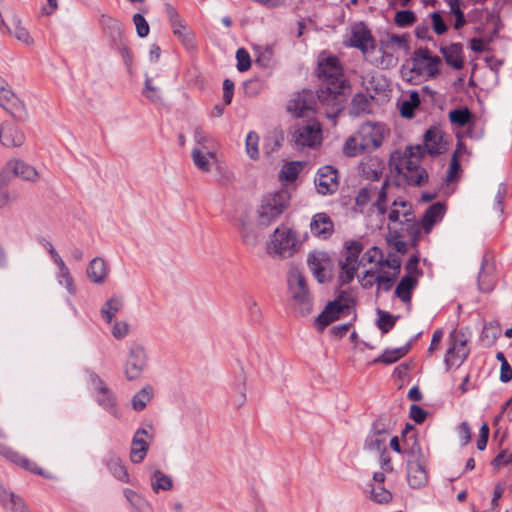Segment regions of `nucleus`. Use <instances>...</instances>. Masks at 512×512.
Instances as JSON below:
<instances>
[{
  "label": "nucleus",
  "instance_id": "obj_43",
  "mask_svg": "<svg viewBox=\"0 0 512 512\" xmlns=\"http://www.w3.org/2000/svg\"><path fill=\"white\" fill-rule=\"evenodd\" d=\"M153 388L151 386H145L139 392H137L132 398V408L135 411H142L147 404L152 400Z\"/></svg>",
  "mask_w": 512,
  "mask_h": 512
},
{
  "label": "nucleus",
  "instance_id": "obj_58",
  "mask_svg": "<svg viewBox=\"0 0 512 512\" xmlns=\"http://www.w3.org/2000/svg\"><path fill=\"white\" fill-rule=\"evenodd\" d=\"M429 18V24L437 35H442L447 31V24L439 12L429 14Z\"/></svg>",
  "mask_w": 512,
  "mask_h": 512
},
{
  "label": "nucleus",
  "instance_id": "obj_60",
  "mask_svg": "<svg viewBox=\"0 0 512 512\" xmlns=\"http://www.w3.org/2000/svg\"><path fill=\"white\" fill-rule=\"evenodd\" d=\"M133 23L136 27L137 35L141 38L146 37L149 34L150 27L146 19L139 13L134 14Z\"/></svg>",
  "mask_w": 512,
  "mask_h": 512
},
{
  "label": "nucleus",
  "instance_id": "obj_44",
  "mask_svg": "<svg viewBox=\"0 0 512 512\" xmlns=\"http://www.w3.org/2000/svg\"><path fill=\"white\" fill-rule=\"evenodd\" d=\"M193 137L196 143V147H200L203 150H216L215 140L201 127L195 128Z\"/></svg>",
  "mask_w": 512,
  "mask_h": 512
},
{
  "label": "nucleus",
  "instance_id": "obj_17",
  "mask_svg": "<svg viewBox=\"0 0 512 512\" xmlns=\"http://www.w3.org/2000/svg\"><path fill=\"white\" fill-rule=\"evenodd\" d=\"M0 455L31 473L40 475L45 478H51V475L39 467L36 462L21 455L19 452L15 451L13 448L7 445H0Z\"/></svg>",
  "mask_w": 512,
  "mask_h": 512
},
{
  "label": "nucleus",
  "instance_id": "obj_24",
  "mask_svg": "<svg viewBox=\"0 0 512 512\" xmlns=\"http://www.w3.org/2000/svg\"><path fill=\"white\" fill-rule=\"evenodd\" d=\"M388 220L392 223H408L413 221L412 205L403 199H395L389 210Z\"/></svg>",
  "mask_w": 512,
  "mask_h": 512
},
{
  "label": "nucleus",
  "instance_id": "obj_16",
  "mask_svg": "<svg viewBox=\"0 0 512 512\" xmlns=\"http://www.w3.org/2000/svg\"><path fill=\"white\" fill-rule=\"evenodd\" d=\"M165 10L168 15L173 34L177 36L181 43L186 47H193L194 34L184 23L176 9L170 4H166Z\"/></svg>",
  "mask_w": 512,
  "mask_h": 512
},
{
  "label": "nucleus",
  "instance_id": "obj_14",
  "mask_svg": "<svg viewBox=\"0 0 512 512\" xmlns=\"http://www.w3.org/2000/svg\"><path fill=\"white\" fill-rule=\"evenodd\" d=\"M449 339L450 347L444 359L447 369H450L452 366H460L469 355L467 341L460 338V333L453 331Z\"/></svg>",
  "mask_w": 512,
  "mask_h": 512
},
{
  "label": "nucleus",
  "instance_id": "obj_51",
  "mask_svg": "<svg viewBox=\"0 0 512 512\" xmlns=\"http://www.w3.org/2000/svg\"><path fill=\"white\" fill-rule=\"evenodd\" d=\"M2 28H6L7 31L13 35L16 39L23 42L24 44L30 45L33 43V40L29 34V32L21 26L20 22H16L13 24V27L2 26Z\"/></svg>",
  "mask_w": 512,
  "mask_h": 512
},
{
  "label": "nucleus",
  "instance_id": "obj_55",
  "mask_svg": "<svg viewBox=\"0 0 512 512\" xmlns=\"http://www.w3.org/2000/svg\"><path fill=\"white\" fill-rule=\"evenodd\" d=\"M339 267H340L339 282L342 285L349 284L354 279V277L358 271V268H359L358 266H354V265L348 266V264H343V263H339Z\"/></svg>",
  "mask_w": 512,
  "mask_h": 512
},
{
  "label": "nucleus",
  "instance_id": "obj_29",
  "mask_svg": "<svg viewBox=\"0 0 512 512\" xmlns=\"http://www.w3.org/2000/svg\"><path fill=\"white\" fill-rule=\"evenodd\" d=\"M407 481L414 489L424 487L428 481L425 463L407 464Z\"/></svg>",
  "mask_w": 512,
  "mask_h": 512
},
{
  "label": "nucleus",
  "instance_id": "obj_3",
  "mask_svg": "<svg viewBox=\"0 0 512 512\" xmlns=\"http://www.w3.org/2000/svg\"><path fill=\"white\" fill-rule=\"evenodd\" d=\"M387 133L383 124L365 122L345 141L343 153L348 157H355L365 152H373L382 145Z\"/></svg>",
  "mask_w": 512,
  "mask_h": 512
},
{
  "label": "nucleus",
  "instance_id": "obj_21",
  "mask_svg": "<svg viewBox=\"0 0 512 512\" xmlns=\"http://www.w3.org/2000/svg\"><path fill=\"white\" fill-rule=\"evenodd\" d=\"M394 50L386 47L382 41L379 47H372L367 60L376 67L387 69L397 64V58L394 56Z\"/></svg>",
  "mask_w": 512,
  "mask_h": 512
},
{
  "label": "nucleus",
  "instance_id": "obj_61",
  "mask_svg": "<svg viewBox=\"0 0 512 512\" xmlns=\"http://www.w3.org/2000/svg\"><path fill=\"white\" fill-rule=\"evenodd\" d=\"M416 20L415 14L410 10L398 11L395 15V23L400 27L413 24Z\"/></svg>",
  "mask_w": 512,
  "mask_h": 512
},
{
  "label": "nucleus",
  "instance_id": "obj_48",
  "mask_svg": "<svg viewBox=\"0 0 512 512\" xmlns=\"http://www.w3.org/2000/svg\"><path fill=\"white\" fill-rule=\"evenodd\" d=\"M259 141L260 137L255 131H250L245 139V148L248 157L252 160L259 158Z\"/></svg>",
  "mask_w": 512,
  "mask_h": 512
},
{
  "label": "nucleus",
  "instance_id": "obj_26",
  "mask_svg": "<svg viewBox=\"0 0 512 512\" xmlns=\"http://www.w3.org/2000/svg\"><path fill=\"white\" fill-rule=\"evenodd\" d=\"M446 63L453 69L460 70L464 66L463 46L460 43H452L440 47Z\"/></svg>",
  "mask_w": 512,
  "mask_h": 512
},
{
  "label": "nucleus",
  "instance_id": "obj_15",
  "mask_svg": "<svg viewBox=\"0 0 512 512\" xmlns=\"http://www.w3.org/2000/svg\"><path fill=\"white\" fill-rule=\"evenodd\" d=\"M91 383L95 390L97 403L107 412L118 417L117 401L113 392L107 387L104 381L96 374L91 375Z\"/></svg>",
  "mask_w": 512,
  "mask_h": 512
},
{
  "label": "nucleus",
  "instance_id": "obj_56",
  "mask_svg": "<svg viewBox=\"0 0 512 512\" xmlns=\"http://www.w3.org/2000/svg\"><path fill=\"white\" fill-rule=\"evenodd\" d=\"M371 499L379 504H386L392 500V494L381 485H376L371 489Z\"/></svg>",
  "mask_w": 512,
  "mask_h": 512
},
{
  "label": "nucleus",
  "instance_id": "obj_53",
  "mask_svg": "<svg viewBox=\"0 0 512 512\" xmlns=\"http://www.w3.org/2000/svg\"><path fill=\"white\" fill-rule=\"evenodd\" d=\"M240 236L244 244L255 247L259 242L258 235L254 232V230L244 222H242L241 227L239 229Z\"/></svg>",
  "mask_w": 512,
  "mask_h": 512
},
{
  "label": "nucleus",
  "instance_id": "obj_47",
  "mask_svg": "<svg viewBox=\"0 0 512 512\" xmlns=\"http://www.w3.org/2000/svg\"><path fill=\"white\" fill-rule=\"evenodd\" d=\"M448 117L451 124L464 127L470 123L473 116L468 108H460L450 111Z\"/></svg>",
  "mask_w": 512,
  "mask_h": 512
},
{
  "label": "nucleus",
  "instance_id": "obj_45",
  "mask_svg": "<svg viewBox=\"0 0 512 512\" xmlns=\"http://www.w3.org/2000/svg\"><path fill=\"white\" fill-rule=\"evenodd\" d=\"M4 109L17 121H25L27 119V110L23 102L15 96Z\"/></svg>",
  "mask_w": 512,
  "mask_h": 512
},
{
  "label": "nucleus",
  "instance_id": "obj_64",
  "mask_svg": "<svg viewBox=\"0 0 512 512\" xmlns=\"http://www.w3.org/2000/svg\"><path fill=\"white\" fill-rule=\"evenodd\" d=\"M263 88V84L258 79H251L244 83V92L249 97H254L260 93Z\"/></svg>",
  "mask_w": 512,
  "mask_h": 512
},
{
  "label": "nucleus",
  "instance_id": "obj_18",
  "mask_svg": "<svg viewBox=\"0 0 512 512\" xmlns=\"http://www.w3.org/2000/svg\"><path fill=\"white\" fill-rule=\"evenodd\" d=\"M315 186L319 194L334 193L338 188V173L332 166L321 167L315 177Z\"/></svg>",
  "mask_w": 512,
  "mask_h": 512
},
{
  "label": "nucleus",
  "instance_id": "obj_50",
  "mask_svg": "<svg viewBox=\"0 0 512 512\" xmlns=\"http://www.w3.org/2000/svg\"><path fill=\"white\" fill-rule=\"evenodd\" d=\"M361 169L366 178L378 180L382 174L383 166L378 160H370V163H363Z\"/></svg>",
  "mask_w": 512,
  "mask_h": 512
},
{
  "label": "nucleus",
  "instance_id": "obj_35",
  "mask_svg": "<svg viewBox=\"0 0 512 512\" xmlns=\"http://www.w3.org/2000/svg\"><path fill=\"white\" fill-rule=\"evenodd\" d=\"M418 280L416 276L405 275L401 278L400 282L396 286L395 295L402 302L410 304L412 291L417 286Z\"/></svg>",
  "mask_w": 512,
  "mask_h": 512
},
{
  "label": "nucleus",
  "instance_id": "obj_34",
  "mask_svg": "<svg viewBox=\"0 0 512 512\" xmlns=\"http://www.w3.org/2000/svg\"><path fill=\"white\" fill-rule=\"evenodd\" d=\"M8 167L11 169L15 176L23 180L34 182L38 179L37 170L33 166L20 159L10 161L8 163Z\"/></svg>",
  "mask_w": 512,
  "mask_h": 512
},
{
  "label": "nucleus",
  "instance_id": "obj_32",
  "mask_svg": "<svg viewBox=\"0 0 512 512\" xmlns=\"http://www.w3.org/2000/svg\"><path fill=\"white\" fill-rule=\"evenodd\" d=\"M446 212L445 204L436 202L428 207L421 224L425 232H430L435 223L439 222Z\"/></svg>",
  "mask_w": 512,
  "mask_h": 512
},
{
  "label": "nucleus",
  "instance_id": "obj_42",
  "mask_svg": "<svg viewBox=\"0 0 512 512\" xmlns=\"http://www.w3.org/2000/svg\"><path fill=\"white\" fill-rule=\"evenodd\" d=\"M124 496L138 512H151L149 502L137 492L127 488L124 490Z\"/></svg>",
  "mask_w": 512,
  "mask_h": 512
},
{
  "label": "nucleus",
  "instance_id": "obj_54",
  "mask_svg": "<svg viewBox=\"0 0 512 512\" xmlns=\"http://www.w3.org/2000/svg\"><path fill=\"white\" fill-rule=\"evenodd\" d=\"M301 170V165L298 162H288L283 165L280 171V178L286 181H294Z\"/></svg>",
  "mask_w": 512,
  "mask_h": 512
},
{
  "label": "nucleus",
  "instance_id": "obj_38",
  "mask_svg": "<svg viewBox=\"0 0 512 512\" xmlns=\"http://www.w3.org/2000/svg\"><path fill=\"white\" fill-rule=\"evenodd\" d=\"M54 264L58 268V272L56 274L57 282L60 285H64L69 294L74 295L76 293V287L74 285V280L69 271V268L67 267L63 259Z\"/></svg>",
  "mask_w": 512,
  "mask_h": 512
},
{
  "label": "nucleus",
  "instance_id": "obj_46",
  "mask_svg": "<svg viewBox=\"0 0 512 512\" xmlns=\"http://www.w3.org/2000/svg\"><path fill=\"white\" fill-rule=\"evenodd\" d=\"M404 453L407 454L408 460L407 464L414 463H425V457L422 452L420 445L418 444L416 438L413 439L412 445H409V441H405Z\"/></svg>",
  "mask_w": 512,
  "mask_h": 512
},
{
  "label": "nucleus",
  "instance_id": "obj_6",
  "mask_svg": "<svg viewBox=\"0 0 512 512\" xmlns=\"http://www.w3.org/2000/svg\"><path fill=\"white\" fill-rule=\"evenodd\" d=\"M288 203L289 195L285 190L265 195L257 210L259 225L269 226L283 213Z\"/></svg>",
  "mask_w": 512,
  "mask_h": 512
},
{
  "label": "nucleus",
  "instance_id": "obj_11",
  "mask_svg": "<svg viewBox=\"0 0 512 512\" xmlns=\"http://www.w3.org/2000/svg\"><path fill=\"white\" fill-rule=\"evenodd\" d=\"M292 140L296 149L315 148L322 140L321 127L317 122L298 125L293 131Z\"/></svg>",
  "mask_w": 512,
  "mask_h": 512
},
{
  "label": "nucleus",
  "instance_id": "obj_5",
  "mask_svg": "<svg viewBox=\"0 0 512 512\" xmlns=\"http://www.w3.org/2000/svg\"><path fill=\"white\" fill-rule=\"evenodd\" d=\"M300 248L295 231L288 227H277L271 234L266 251L269 256L277 259L292 257Z\"/></svg>",
  "mask_w": 512,
  "mask_h": 512
},
{
  "label": "nucleus",
  "instance_id": "obj_49",
  "mask_svg": "<svg viewBox=\"0 0 512 512\" xmlns=\"http://www.w3.org/2000/svg\"><path fill=\"white\" fill-rule=\"evenodd\" d=\"M409 351V346L396 348L393 350H386L375 362H382L384 364H392L404 357Z\"/></svg>",
  "mask_w": 512,
  "mask_h": 512
},
{
  "label": "nucleus",
  "instance_id": "obj_8",
  "mask_svg": "<svg viewBox=\"0 0 512 512\" xmlns=\"http://www.w3.org/2000/svg\"><path fill=\"white\" fill-rule=\"evenodd\" d=\"M148 363V354L146 347L137 342H133L128 347V353L124 363V375L129 380L138 379Z\"/></svg>",
  "mask_w": 512,
  "mask_h": 512
},
{
  "label": "nucleus",
  "instance_id": "obj_27",
  "mask_svg": "<svg viewBox=\"0 0 512 512\" xmlns=\"http://www.w3.org/2000/svg\"><path fill=\"white\" fill-rule=\"evenodd\" d=\"M100 24L114 45L122 44L124 41V33L123 25L120 21L110 16L102 15L100 18Z\"/></svg>",
  "mask_w": 512,
  "mask_h": 512
},
{
  "label": "nucleus",
  "instance_id": "obj_28",
  "mask_svg": "<svg viewBox=\"0 0 512 512\" xmlns=\"http://www.w3.org/2000/svg\"><path fill=\"white\" fill-rule=\"evenodd\" d=\"M216 157V150H203L200 147H194L191 151L194 165L204 173L211 171V166L216 161Z\"/></svg>",
  "mask_w": 512,
  "mask_h": 512
},
{
  "label": "nucleus",
  "instance_id": "obj_23",
  "mask_svg": "<svg viewBox=\"0 0 512 512\" xmlns=\"http://www.w3.org/2000/svg\"><path fill=\"white\" fill-rule=\"evenodd\" d=\"M311 233L321 239H328L334 233V223L326 213H317L310 222Z\"/></svg>",
  "mask_w": 512,
  "mask_h": 512
},
{
  "label": "nucleus",
  "instance_id": "obj_40",
  "mask_svg": "<svg viewBox=\"0 0 512 512\" xmlns=\"http://www.w3.org/2000/svg\"><path fill=\"white\" fill-rule=\"evenodd\" d=\"M151 488L155 493H158L160 490L169 491L173 488V480L171 476L156 470L151 476Z\"/></svg>",
  "mask_w": 512,
  "mask_h": 512
},
{
  "label": "nucleus",
  "instance_id": "obj_52",
  "mask_svg": "<svg viewBox=\"0 0 512 512\" xmlns=\"http://www.w3.org/2000/svg\"><path fill=\"white\" fill-rule=\"evenodd\" d=\"M383 252L377 246H373L368 249L362 256L361 262L365 266L366 264L376 263L378 269L381 268V263L383 261Z\"/></svg>",
  "mask_w": 512,
  "mask_h": 512
},
{
  "label": "nucleus",
  "instance_id": "obj_59",
  "mask_svg": "<svg viewBox=\"0 0 512 512\" xmlns=\"http://www.w3.org/2000/svg\"><path fill=\"white\" fill-rule=\"evenodd\" d=\"M449 5L450 12L455 15L453 27L458 30L466 23L464 13L459 8V0H450Z\"/></svg>",
  "mask_w": 512,
  "mask_h": 512
},
{
  "label": "nucleus",
  "instance_id": "obj_1",
  "mask_svg": "<svg viewBox=\"0 0 512 512\" xmlns=\"http://www.w3.org/2000/svg\"><path fill=\"white\" fill-rule=\"evenodd\" d=\"M316 74L321 81L317 99L321 105L330 107L325 110V116L334 120L343 110L349 81L340 60L326 52L318 56Z\"/></svg>",
  "mask_w": 512,
  "mask_h": 512
},
{
  "label": "nucleus",
  "instance_id": "obj_13",
  "mask_svg": "<svg viewBox=\"0 0 512 512\" xmlns=\"http://www.w3.org/2000/svg\"><path fill=\"white\" fill-rule=\"evenodd\" d=\"M307 265L319 283H325L331 279L332 260L328 253L322 251L309 253Z\"/></svg>",
  "mask_w": 512,
  "mask_h": 512
},
{
  "label": "nucleus",
  "instance_id": "obj_41",
  "mask_svg": "<svg viewBox=\"0 0 512 512\" xmlns=\"http://www.w3.org/2000/svg\"><path fill=\"white\" fill-rule=\"evenodd\" d=\"M420 104V97L418 92L412 91L409 93L407 99H404L400 103V113L404 118H412L414 116V110Z\"/></svg>",
  "mask_w": 512,
  "mask_h": 512
},
{
  "label": "nucleus",
  "instance_id": "obj_25",
  "mask_svg": "<svg viewBox=\"0 0 512 512\" xmlns=\"http://www.w3.org/2000/svg\"><path fill=\"white\" fill-rule=\"evenodd\" d=\"M388 438V430L384 428H378V426L375 425L365 440V449L376 453L387 450L386 444Z\"/></svg>",
  "mask_w": 512,
  "mask_h": 512
},
{
  "label": "nucleus",
  "instance_id": "obj_31",
  "mask_svg": "<svg viewBox=\"0 0 512 512\" xmlns=\"http://www.w3.org/2000/svg\"><path fill=\"white\" fill-rule=\"evenodd\" d=\"M108 266L105 260L101 257L92 259L87 267V277L95 284L104 283L108 275Z\"/></svg>",
  "mask_w": 512,
  "mask_h": 512
},
{
  "label": "nucleus",
  "instance_id": "obj_7",
  "mask_svg": "<svg viewBox=\"0 0 512 512\" xmlns=\"http://www.w3.org/2000/svg\"><path fill=\"white\" fill-rule=\"evenodd\" d=\"M389 187L388 180L384 181L381 188L373 184H369L361 188L355 197V204L360 212H364L365 208L371 204L376 207L380 215H385L387 212V188Z\"/></svg>",
  "mask_w": 512,
  "mask_h": 512
},
{
  "label": "nucleus",
  "instance_id": "obj_57",
  "mask_svg": "<svg viewBox=\"0 0 512 512\" xmlns=\"http://www.w3.org/2000/svg\"><path fill=\"white\" fill-rule=\"evenodd\" d=\"M378 313V328L383 334H386L394 327L397 317L381 310H378Z\"/></svg>",
  "mask_w": 512,
  "mask_h": 512
},
{
  "label": "nucleus",
  "instance_id": "obj_4",
  "mask_svg": "<svg viewBox=\"0 0 512 512\" xmlns=\"http://www.w3.org/2000/svg\"><path fill=\"white\" fill-rule=\"evenodd\" d=\"M288 293L294 306L302 316L312 311V297L310 295L306 278L298 266L291 264L287 274Z\"/></svg>",
  "mask_w": 512,
  "mask_h": 512
},
{
  "label": "nucleus",
  "instance_id": "obj_62",
  "mask_svg": "<svg viewBox=\"0 0 512 512\" xmlns=\"http://www.w3.org/2000/svg\"><path fill=\"white\" fill-rule=\"evenodd\" d=\"M237 69L240 72L247 71L251 66V59L249 53L244 49L240 48L236 52Z\"/></svg>",
  "mask_w": 512,
  "mask_h": 512
},
{
  "label": "nucleus",
  "instance_id": "obj_37",
  "mask_svg": "<svg viewBox=\"0 0 512 512\" xmlns=\"http://www.w3.org/2000/svg\"><path fill=\"white\" fill-rule=\"evenodd\" d=\"M123 304L124 300L122 296H112L101 307L100 313L102 318L106 322L111 323L115 315L122 309Z\"/></svg>",
  "mask_w": 512,
  "mask_h": 512
},
{
  "label": "nucleus",
  "instance_id": "obj_63",
  "mask_svg": "<svg viewBox=\"0 0 512 512\" xmlns=\"http://www.w3.org/2000/svg\"><path fill=\"white\" fill-rule=\"evenodd\" d=\"M478 287L482 292L491 291L493 288V279L485 272L484 264H482L481 270L479 272Z\"/></svg>",
  "mask_w": 512,
  "mask_h": 512
},
{
  "label": "nucleus",
  "instance_id": "obj_33",
  "mask_svg": "<svg viewBox=\"0 0 512 512\" xmlns=\"http://www.w3.org/2000/svg\"><path fill=\"white\" fill-rule=\"evenodd\" d=\"M110 473L119 481L128 483L129 474L122 460L115 453L110 452L104 460Z\"/></svg>",
  "mask_w": 512,
  "mask_h": 512
},
{
  "label": "nucleus",
  "instance_id": "obj_20",
  "mask_svg": "<svg viewBox=\"0 0 512 512\" xmlns=\"http://www.w3.org/2000/svg\"><path fill=\"white\" fill-rule=\"evenodd\" d=\"M22 129L12 122H3L0 126V142L6 148H18L25 142Z\"/></svg>",
  "mask_w": 512,
  "mask_h": 512
},
{
  "label": "nucleus",
  "instance_id": "obj_36",
  "mask_svg": "<svg viewBox=\"0 0 512 512\" xmlns=\"http://www.w3.org/2000/svg\"><path fill=\"white\" fill-rule=\"evenodd\" d=\"M363 250V244L360 241L349 240L345 242L343 259L339 263L358 266L361 261L359 256Z\"/></svg>",
  "mask_w": 512,
  "mask_h": 512
},
{
  "label": "nucleus",
  "instance_id": "obj_2",
  "mask_svg": "<svg viewBox=\"0 0 512 512\" xmlns=\"http://www.w3.org/2000/svg\"><path fill=\"white\" fill-rule=\"evenodd\" d=\"M424 149L430 155L442 153L444 147L437 130L429 129L426 131L424 134V147L420 145L409 146L404 153L391 157L390 166L394 167L408 185L422 186L428 181V173L420 164Z\"/></svg>",
  "mask_w": 512,
  "mask_h": 512
},
{
  "label": "nucleus",
  "instance_id": "obj_22",
  "mask_svg": "<svg viewBox=\"0 0 512 512\" xmlns=\"http://www.w3.org/2000/svg\"><path fill=\"white\" fill-rule=\"evenodd\" d=\"M348 45L360 49L366 59L371 53L372 47L375 46L370 31L363 26H356L352 29Z\"/></svg>",
  "mask_w": 512,
  "mask_h": 512
},
{
  "label": "nucleus",
  "instance_id": "obj_12",
  "mask_svg": "<svg viewBox=\"0 0 512 512\" xmlns=\"http://www.w3.org/2000/svg\"><path fill=\"white\" fill-rule=\"evenodd\" d=\"M354 302L350 298L339 297L338 299L329 302L325 309L317 316L316 325L319 330L324 329L333 321L340 318L342 314L353 306Z\"/></svg>",
  "mask_w": 512,
  "mask_h": 512
},
{
  "label": "nucleus",
  "instance_id": "obj_10",
  "mask_svg": "<svg viewBox=\"0 0 512 512\" xmlns=\"http://www.w3.org/2000/svg\"><path fill=\"white\" fill-rule=\"evenodd\" d=\"M287 108L296 117H308L313 112L325 115V110L330 109L328 106L321 105L319 100L316 102L314 94L310 91H304L291 99Z\"/></svg>",
  "mask_w": 512,
  "mask_h": 512
},
{
  "label": "nucleus",
  "instance_id": "obj_30",
  "mask_svg": "<svg viewBox=\"0 0 512 512\" xmlns=\"http://www.w3.org/2000/svg\"><path fill=\"white\" fill-rule=\"evenodd\" d=\"M0 503L11 512H28L24 500L20 496L6 490L1 482Z\"/></svg>",
  "mask_w": 512,
  "mask_h": 512
},
{
  "label": "nucleus",
  "instance_id": "obj_39",
  "mask_svg": "<svg viewBox=\"0 0 512 512\" xmlns=\"http://www.w3.org/2000/svg\"><path fill=\"white\" fill-rule=\"evenodd\" d=\"M371 100L372 98H369L365 94H356L351 102L350 113L354 116L369 113L372 106Z\"/></svg>",
  "mask_w": 512,
  "mask_h": 512
},
{
  "label": "nucleus",
  "instance_id": "obj_19",
  "mask_svg": "<svg viewBox=\"0 0 512 512\" xmlns=\"http://www.w3.org/2000/svg\"><path fill=\"white\" fill-rule=\"evenodd\" d=\"M152 439L145 428H139L133 435L130 449V460L133 463H141L149 449V444Z\"/></svg>",
  "mask_w": 512,
  "mask_h": 512
},
{
  "label": "nucleus",
  "instance_id": "obj_9",
  "mask_svg": "<svg viewBox=\"0 0 512 512\" xmlns=\"http://www.w3.org/2000/svg\"><path fill=\"white\" fill-rule=\"evenodd\" d=\"M411 62V70L418 75L434 78L440 73L441 58L433 55L427 48L417 49L411 58Z\"/></svg>",
  "mask_w": 512,
  "mask_h": 512
}]
</instances>
